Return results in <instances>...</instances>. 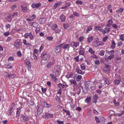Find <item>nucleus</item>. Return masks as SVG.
<instances>
[{"label":"nucleus","instance_id":"69168bd1","mask_svg":"<svg viewBox=\"0 0 124 124\" xmlns=\"http://www.w3.org/2000/svg\"><path fill=\"white\" fill-rule=\"evenodd\" d=\"M85 88L86 90H88L89 89V85L88 83H86L85 85Z\"/></svg>","mask_w":124,"mask_h":124},{"label":"nucleus","instance_id":"c03bdc74","mask_svg":"<svg viewBox=\"0 0 124 124\" xmlns=\"http://www.w3.org/2000/svg\"><path fill=\"white\" fill-rule=\"evenodd\" d=\"M120 39L122 41L124 40V34H122L119 37Z\"/></svg>","mask_w":124,"mask_h":124},{"label":"nucleus","instance_id":"2eb2a0df","mask_svg":"<svg viewBox=\"0 0 124 124\" xmlns=\"http://www.w3.org/2000/svg\"><path fill=\"white\" fill-rule=\"evenodd\" d=\"M111 43L110 47L112 49H113L116 47V43L114 40H112L111 41Z\"/></svg>","mask_w":124,"mask_h":124},{"label":"nucleus","instance_id":"c756f323","mask_svg":"<svg viewBox=\"0 0 124 124\" xmlns=\"http://www.w3.org/2000/svg\"><path fill=\"white\" fill-rule=\"evenodd\" d=\"M93 36H91L89 37L87 39V41L88 43H90L93 40Z\"/></svg>","mask_w":124,"mask_h":124},{"label":"nucleus","instance_id":"4be33fe9","mask_svg":"<svg viewBox=\"0 0 124 124\" xmlns=\"http://www.w3.org/2000/svg\"><path fill=\"white\" fill-rule=\"evenodd\" d=\"M21 7L22 11L26 13L27 11V8L26 7L21 6Z\"/></svg>","mask_w":124,"mask_h":124},{"label":"nucleus","instance_id":"5701e85b","mask_svg":"<svg viewBox=\"0 0 124 124\" xmlns=\"http://www.w3.org/2000/svg\"><path fill=\"white\" fill-rule=\"evenodd\" d=\"M93 44L95 47L98 46H99V41H94L93 43Z\"/></svg>","mask_w":124,"mask_h":124},{"label":"nucleus","instance_id":"7c9ffc66","mask_svg":"<svg viewBox=\"0 0 124 124\" xmlns=\"http://www.w3.org/2000/svg\"><path fill=\"white\" fill-rule=\"evenodd\" d=\"M82 76L81 75H78L77 77L76 78V80L77 81H79L81 79Z\"/></svg>","mask_w":124,"mask_h":124},{"label":"nucleus","instance_id":"09e8293b","mask_svg":"<svg viewBox=\"0 0 124 124\" xmlns=\"http://www.w3.org/2000/svg\"><path fill=\"white\" fill-rule=\"evenodd\" d=\"M63 110L66 113L67 115H70V113L69 111H68L65 109H63Z\"/></svg>","mask_w":124,"mask_h":124},{"label":"nucleus","instance_id":"f704fd0d","mask_svg":"<svg viewBox=\"0 0 124 124\" xmlns=\"http://www.w3.org/2000/svg\"><path fill=\"white\" fill-rule=\"evenodd\" d=\"M91 101V97H87L85 100V102L87 103H88Z\"/></svg>","mask_w":124,"mask_h":124},{"label":"nucleus","instance_id":"338daca9","mask_svg":"<svg viewBox=\"0 0 124 124\" xmlns=\"http://www.w3.org/2000/svg\"><path fill=\"white\" fill-rule=\"evenodd\" d=\"M95 121L97 123H99L100 122V120L99 118L97 116H95Z\"/></svg>","mask_w":124,"mask_h":124},{"label":"nucleus","instance_id":"e2e57ef3","mask_svg":"<svg viewBox=\"0 0 124 124\" xmlns=\"http://www.w3.org/2000/svg\"><path fill=\"white\" fill-rule=\"evenodd\" d=\"M56 122L58 124H63L64 123L63 121L59 120H57Z\"/></svg>","mask_w":124,"mask_h":124},{"label":"nucleus","instance_id":"0eeeda50","mask_svg":"<svg viewBox=\"0 0 124 124\" xmlns=\"http://www.w3.org/2000/svg\"><path fill=\"white\" fill-rule=\"evenodd\" d=\"M41 5V4L40 3H33L32 4L31 6L32 8L35 9L38 8Z\"/></svg>","mask_w":124,"mask_h":124},{"label":"nucleus","instance_id":"052dcab7","mask_svg":"<svg viewBox=\"0 0 124 124\" xmlns=\"http://www.w3.org/2000/svg\"><path fill=\"white\" fill-rule=\"evenodd\" d=\"M36 16L34 14H33L31 17V18L32 21L36 18Z\"/></svg>","mask_w":124,"mask_h":124},{"label":"nucleus","instance_id":"49530a36","mask_svg":"<svg viewBox=\"0 0 124 124\" xmlns=\"http://www.w3.org/2000/svg\"><path fill=\"white\" fill-rule=\"evenodd\" d=\"M58 86L61 89L64 88V85L61 84H58Z\"/></svg>","mask_w":124,"mask_h":124},{"label":"nucleus","instance_id":"e433bc0d","mask_svg":"<svg viewBox=\"0 0 124 124\" xmlns=\"http://www.w3.org/2000/svg\"><path fill=\"white\" fill-rule=\"evenodd\" d=\"M89 52L91 54H94V51H93L92 48L89 47L88 50Z\"/></svg>","mask_w":124,"mask_h":124},{"label":"nucleus","instance_id":"39448f33","mask_svg":"<svg viewBox=\"0 0 124 124\" xmlns=\"http://www.w3.org/2000/svg\"><path fill=\"white\" fill-rule=\"evenodd\" d=\"M38 113L40 114L43 111V108L42 105H38L37 108Z\"/></svg>","mask_w":124,"mask_h":124},{"label":"nucleus","instance_id":"f8f14e48","mask_svg":"<svg viewBox=\"0 0 124 124\" xmlns=\"http://www.w3.org/2000/svg\"><path fill=\"white\" fill-rule=\"evenodd\" d=\"M110 31L109 28L106 27L102 31V33L103 34H105L106 33H108Z\"/></svg>","mask_w":124,"mask_h":124},{"label":"nucleus","instance_id":"37998d69","mask_svg":"<svg viewBox=\"0 0 124 124\" xmlns=\"http://www.w3.org/2000/svg\"><path fill=\"white\" fill-rule=\"evenodd\" d=\"M4 77L6 78H9L10 77V75L8 74V73L7 72H6L4 73Z\"/></svg>","mask_w":124,"mask_h":124},{"label":"nucleus","instance_id":"de8ad7c7","mask_svg":"<svg viewBox=\"0 0 124 124\" xmlns=\"http://www.w3.org/2000/svg\"><path fill=\"white\" fill-rule=\"evenodd\" d=\"M10 34V33L8 32L7 31V32H5L3 34V35L5 37L8 36Z\"/></svg>","mask_w":124,"mask_h":124},{"label":"nucleus","instance_id":"cd10ccee","mask_svg":"<svg viewBox=\"0 0 124 124\" xmlns=\"http://www.w3.org/2000/svg\"><path fill=\"white\" fill-rule=\"evenodd\" d=\"M98 96L97 94H95L93 96V100H95V101L93 102L96 103V101L98 99Z\"/></svg>","mask_w":124,"mask_h":124},{"label":"nucleus","instance_id":"4c0bfd02","mask_svg":"<svg viewBox=\"0 0 124 124\" xmlns=\"http://www.w3.org/2000/svg\"><path fill=\"white\" fill-rule=\"evenodd\" d=\"M29 38L31 40H33L34 39V37L31 32L30 33Z\"/></svg>","mask_w":124,"mask_h":124},{"label":"nucleus","instance_id":"c9c22d12","mask_svg":"<svg viewBox=\"0 0 124 124\" xmlns=\"http://www.w3.org/2000/svg\"><path fill=\"white\" fill-rule=\"evenodd\" d=\"M72 44V45L75 47H76L79 45V43L78 42H73Z\"/></svg>","mask_w":124,"mask_h":124},{"label":"nucleus","instance_id":"20e7f679","mask_svg":"<svg viewBox=\"0 0 124 124\" xmlns=\"http://www.w3.org/2000/svg\"><path fill=\"white\" fill-rule=\"evenodd\" d=\"M55 63V60H53L51 61L48 62L46 65V67L48 68H51L52 66Z\"/></svg>","mask_w":124,"mask_h":124},{"label":"nucleus","instance_id":"6e6552de","mask_svg":"<svg viewBox=\"0 0 124 124\" xmlns=\"http://www.w3.org/2000/svg\"><path fill=\"white\" fill-rule=\"evenodd\" d=\"M62 45H60L56 47L55 50V52L56 53L58 54L60 52Z\"/></svg>","mask_w":124,"mask_h":124},{"label":"nucleus","instance_id":"a211bd4d","mask_svg":"<svg viewBox=\"0 0 124 124\" xmlns=\"http://www.w3.org/2000/svg\"><path fill=\"white\" fill-rule=\"evenodd\" d=\"M46 21V19L44 18H42L39 19L38 21L41 24H43Z\"/></svg>","mask_w":124,"mask_h":124},{"label":"nucleus","instance_id":"9b49d317","mask_svg":"<svg viewBox=\"0 0 124 124\" xmlns=\"http://www.w3.org/2000/svg\"><path fill=\"white\" fill-rule=\"evenodd\" d=\"M76 71L79 74L83 75L85 73L83 71L77 67L76 69Z\"/></svg>","mask_w":124,"mask_h":124},{"label":"nucleus","instance_id":"7ed1b4c3","mask_svg":"<svg viewBox=\"0 0 124 124\" xmlns=\"http://www.w3.org/2000/svg\"><path fill=\"white\" fill-rule=\"evenodd\" d=\"M70 5V2L65 3L62 5V7L60 9L66 10L67 8Z\"/></svg>","mask_w":124,"mask_h":124},{"label":"nucleus","instance_id":"8fccbe9b","mask_svg":"<svg viewBox=\"0 0 124 124\" xmlns=\"http://www.w3.org/2000/svg\"><path fill=\"white\" fill-rule=\"evenodd\" d=\"M43 57L44 58L46 57L47 58L46 59H45V60L49 59L50 57L49 56L48 54L44 55Z\"/></svg>","mask_w":124,"mask_h":124},{"label":"nucleus","instance_id":"5fc2aeb1","mask_svg":"<svg viewBox=\"0 0 124 124\" xmlns=\"http://www.w3.org/2000/svg\"><path fill=\"white\" fill-rule=\"evenodd\" d=\"M94 63L95 64L98 65H99L100 64V62L99 60L98 59H96Z\"/></svg>","mask_w":124,"mask_h":124},{"label":"nucleus","instance_id":"a878e982","mask_svg":"<svg viewBox=\"0 0 124 124\" xmlns=\"http://www.w3.org/2000/svg\"><path fill=\"white\" fill-rule=\"evenodd\" d=\"M22 118L24 122L28 121L29 120V117L28 116H22Z\"/></svg>","mask_w":124,"mask_h":124},{"label":"nucleus","instance_id":"603ef678","mask_svg":"<svg viewBox=\"0 0 124 124\" xmlns=\"http://www.w3.org/2000/svg\"><path fill=\"white\" fill-rule=\"evenodd\" d=\"M17 56L19 57H21L22 55L21 52L20 51H18L17 52Z\"/></svg>","mask_w":124,"mask_h":124},{"label":"nucleus","instance_id":"ddd939ff","mask_svg":"<svg viewBox=\"0 0 124 124\" xmlns=\"http://www.w3.org/2000/svg\"><path fill=\"white\" fill-rule=\"evenodd\" d=\"M50 76L53 80H54V82H55L56 81L57 79L56 77L57 76H55V73L53 74H50Z\"/></svg>","mask_w":124,"mask_h":124},{"label":"nucleus","instance_id":"774afa93","mask_svg":"<svg viewBox=\"0 0 124 124\" xmlns=\"http://www.w3.org/2000/svg\"><path fill=\"white\" fill-rule=\"evenodd\" d=\"M17 8V6L15 5H14L12 6L11 7V9L12 10H14L16 8Z\"/></svg>","mask_w":124,"mask_h":124},{"label":"nucleus","instance_id":"f257e3e1","mask_svg":"<svg viewBox=\"0 0 124 124\" xmlns=\"http://www.w3.org/2000/svg\"><path fill=\"white\" fill-rule=\"evenodd\" d=\"M52 29L54 30L56 33H59L61 31V30L59 28L56 24H53L52 26Z\"/></svg>","mask_w":124,"mask_h":124},{"label":"nucleus","instance_id":"9d476101","mask_svg":"<svg viewBox=\"0 0 124 124\" xmlns=\"http://www.w3.org/2000/svg\"><path fill=\"white\" fill-rule=\"evenodd\" d=\"M62 45V47L63 49H68L69 50L70 48V45L68 44H61Z\"/></svg>","mask_w":124,"mask_h":124},{"label":"nucleus","instance_id":"a19ab883","mask_svg":"<svg viewBox=\"0 0 124 124\" xmlns=\"http://www.w3.org/2000/svg\"><path fill=\"white\" fill-rule=\"evenodd\" d=\"M73 74H71L70 75H67L66 76V77L67 79H68L70 78H72L73 77Z\"/></svg>","mask_w":124,"mask_h":124},{"label":"nucleus","instance_id":"6ab92c4d","mask_svg":"<svg viewBox=\"0 0 124 124\" xmlns=\"http://www.w3.org/2000/svg\"><path fill=\"white\" fill-rule=\"evenodd\" d=\"M60 19L63 22L65 20L66 17L64 15L62 14L60 16Z\"/></svg>","mask_w":124,"mask_h":124},{"label":"nucleus","instance_id":"2f4dec72","mask_svg":"<svg viewBox=\"0 0 124 124\" xmlns=\"http://www.w3.org/2000/svg\"><path fill=\"white\" fill-rule=\"evenodd\" d=\"M87 28V29L86 30V33H88L89 31H91L92 29V27L91 26H88Z\"/></svg>","mask_w":124,"mask_h":124},{"label":"nucleus","instance_id":"bf43d9fd","mask_svg":"<svg viewBox=\"0 0 124 124\" xmlns=\"http://www.w3.org/2000/svg\"><path fill=\"white\" fill-rule=\"evenodd\" d=\"M117 44V46L119 47L121 46L123 44L122 42L121 41H120L118 42Z\"/></svg>","mask_w":124,"mask_h":124},{"label":"nucleus","instance_id":"bb28decb","mask_svg":"<svg viewBox=\"0 0 124 124\" xmlns=\"http://www.w3.org/2000/svg\"><path fill=\"white\" fill-rule=\"evenodd\" d=\"M60 4V3H55L54 4V9H56L58 7H59Z\"/></svg>","mask_w":124,"mask_h":124},{"label":"nucleus","instance_id":"4d7b16f0","mask_svg":"<svg viewBox=\"0 0 124 124\" xmlns=\"http://www.w3.org/2000/svg\"><path fill=\"white\" fill-rule=\"evenodd\" d=\"M16 76L15 74H13L10 75V77L9 78H14Z\"/></svg>","mask_w":124,"mask_h":124},{"label":"nucleus","instance_id":"aec40b11","mask_svg":"<svg viewBox=\"0 0 124 124\" xmlns=\"http://www.w3.org/2000/svg\"><path fill=\"white\" fill-rule=\"evenodd\" d=\"M113 23V21L111 19H110L108 21L107 24V26L109 27H110Z\"/></svg>","mask_w":124,"mask_h":124},{"label":"nucleus","instance_id":"6e6d98bb","mask_svg":"<svg viewBox=\"0 0 124 124\" xmlns=\"http://www.w3.org/2000/svg\"><path fill=\"white\" fill-rule=\"evenodd\" d=\"M33 25H32L33 27H36L38 26V23L36 22H33Z\"/></svg>","mask_w":124,"mask_h":124},{"label":"nucleus","instance_id":"13d9d810","mask_svg":"<svg viewBox=\"0 0 124 124\" xmlns=\"http://www.w3.org/2000/svg\"><path fill=\"white\" fill-rule=\"evenodd\" d=\"M30 35L29 33H25L24 35V36L25 38H27L29 37Z\"/></svg>","mask_w":124,"mask_h":124},{"label":"nucleus","instance_id":"0e129e2a","mask_svg":"<svg viewBox=\"0 0 124 124\" xmlns=\"http://www.w3.org/2000/svg\"><path fill=\"white\" fill-rule=\"evenodd\" d=\"M84 37H83L81 36L80 37H79V38L78 40L80 42H81L83 41L84 39Z\"/></svg>","mask_w":124,"mask_h":124},{"label":"nucleus","instance_id":"a18cd8bd","mask_svg":"<svg viewBox=\"0 0 124 124\" xmlns=\"http://www.w3.org/2000/svg\"><path fill=\"white\" fill-rule=\"evenodd\" d=\"M80 68L82 70H84L85 69V65L84 64H81L80 66Z\"/></svg>","mask_w":124,"mask_h":124},{"label":"nucleus","instance_id":"680f3d73","mask_svg":"<svg viewBox=\"0 0 124 124\" xmlns=\"http://www.w3.org/2000/svg\"><path fill=\"white\" fill-rule=\"evenodd\" d=\"M12 39L11 37V36H9L8 37L6 40V42H9Z\"/></svg>","mask_w":124,"mask_h":124},{"label":"nucleus","instance_id":"c85d7f7f","mask_svg":"<svg viewBox=\"0 0 124 124\" xmlns=\"http://www.w3.org/2000/svg\"><path fill=\"white\" fill-rule=\"evenodd\" d=\"M124 9L122 8H121L116 10V12L118 13L122 12L124 10Z\"/></svg>","mask_w":124,"mask_h":124},{"label":"nucleus","instance_id":"72a5a7b5","mask_svg":"<svg viewBox=\"0 0 124 124\" xmlns=\"http://www.w3.org/2000/svg\"><path fill=\"white\" fill-rule=\"evenodd\" d=\"M84 50V49H82V50H79V52L80 54L81 55H84L85 53Z\"/></svg>","mask_w":124,"mask_h":124},{"label":"nucleus","instance_id":"79ce46f5","mask_svg":"<svg viewBox=\"0 0 124 124\" xmlns=\"http://www.w3.org/2000/svg\"><path fill=\"white\" fill-rule=\"evenodd\" d=\"M76 3L77 5H81L83 3V2L80 0H77L76 1Z\"/></svg>","mask_w":124,"mask_h":124},{"label":"nucleus","instance_id":"864d4df0","mask_svg":"<svg viewBox=\"0 0 124 124\" xmlns=\"http://www.w3.org/2000/svg\"><path fill=\"white\" fill-rule=\"evenodd\" d=\"M14 59V58L13 57H10L8 58V61H13Z\"/></svg>","mask_w":124,"mask_h":124},{"label":"nucleus","instance_id":"1a4fd4ad","mask_svg":"<svg viewBox=\"0 0 124 124\" xmlns=\"http://www.w3.org/2000/svg\"><path fill=\"white\" fill-rule=\"evenodd\" d=\"M114 56V54H111L110 56L108 57L106 56V57H105V60L106 62H107L108 60H111L113 58Z\"/></svg>","mask_w":124,"mask_h":124},{"label":"nucleus","instance_id":"b1692460","mask_svg":"<svg viewBox=\"0 0 124 124\" xmlns=\"http://www.w3.org/2000/svg\"><path fill=\"white\" fill-rule=\"evenodd\" d=\"M43 105L45 107L47 108H49L51 106V104H48L46 102H44Z\"/></svg>","mask_w":124,"mask_h":124},{"label":"nucleus","instance_id":"423d86ee","mask_svg":"<svg viewBox=\"0 0 124 124\" xmlns=\"http://www.w3.org/2000/svg\"><path fill=\"white\" fill-rule=\"evenodd\" d=\"M59 69L57 66H56L55 67L53 73L54 74V73H55V76H58L59 75Z\"/></svg>","mask_w":124,"mask_h":124},{"label":"nucleus","instance_id":"ea45409f","mask_svg":"<svg viewBox=\"0 0 124 124\" xmlns=\"http://www.w3.org/2000/svg\"><path fill=\"white\" fill-rule=\"evenodd\" d=\"M95 29L96 30H98L100 31H101L102 32V28L101 27H98L97 26L95 27Z\"/></svg>","mask_w":124,"mask_h":124},{"label":"nucleus","instance_id":"393cba45","mask_svg":"<svg viewBox=\"0 0 124 124\" xmlns=\"http://www.w3.org/2000/svg\"><path fill=\"white\" fill-rule=\"evenodd\" d=\"M120 82V78H119L118 80H114V83L116 85L119 84Z\"/></svg>","mask_w":124,"mask_h":124},{"label":"nucleus","instance_id":"dca6fc26","mask_svg":"<svg viewBox=\"0 0 124 124\" xmlns=\"http://www.w3.org/2000/svg\"><path fill=\"white\" fill-rule=\"evenodd\" d=\"M69 81L71 85H77L76 82L75 80L72 79L70 80Z\"/></svg>","mask_w":124,"mask_h":124},{"label":"nucleus","instance_id":"4468645a","mask_svg":"<svg viewBox=\"0 0 124 124\" xmlns=\"http://www.w3.org/2000/svg\"><path fill=\"white\" fill-rule=\"evenodd\" d=\"M25 62L26 65H27L28 67L29 68L31 67V62L30 60L29 59H26L25 60Z\"/></svg>","mask_w":124,"mask_h":124},{"label":"nucleus","instance_id":"58836bf2","mask_svg":"<svg viewBox=\"0 0 124 124\" xmlns=\"http://www.w3.org/2000/svg\"><path fill=\"white\" fill-rule=\"evenodd\" d=\"M13 110H11L10 109V110H8L7 112V114L9 116H10L12 114V112L13 111Z\"/></svg>","mask_w":124,"mask_h":124},{"label":"nucleus","instance_id":"412c9836","mask_svg":"<svg viewBox=\"0 0 124 124\" xmlns=\"http://www.w3.org/2000/svg\"><path fill=\"white\" fill-rule=\"evenodd\" d=\"M4 67L5 68L8 69L12 68L11 65V63L8 62L7 64H5V65Z\"/></svg>","mask_w":124,"mask_h":124},{"label":"nucleus","instance_id":"f3484780","mask_svg":"<svg viewBox=\"0 0 124 124\" xmlns=\"http://www.w3.org/2000/svg\"><path fill=\"white\" fill-rule=\"evenodd\" d=\"M45 118H48L50 117L52 118L53 116V114H52L45 113L44 115Z\"/></svg>","mask_w":124,"mask_h":124},{"label":"nucleus","instance_id":"f03ea898","mask_svg":"<svg viewBox=\"0 0 124 124\" xmlns=\"http://www.w3.org/2000/svg\"><path fill=\"white\" fill-rule=\"evenodd\" d=\"M22 42H21L20 39H17L15 42L14 46L17 49H18L20 47Z\"/></svg>","mask_w":124,"mask_h":124},{"label":"nucleus","instance_id":"473e14b6","mask_svg":"<svg viewBox=\"0 0 124 124\" xmlns=\"http://www.w3.org/2000/svg\"><path fill=\"white\" fill-rule=\"evenodd\" d=\"M105 81L107 85H108L110 84V81L109 79L108 78H106L105 79Z\"/></svg>","mask_w":124,"mask_h":124},{"label":"nucleus","instance_id":"3c124183","mask_svg":"<svg viewBox=\"0 0 124 124\" xmlns=\"http://www.w3.org/2000/svg\"><path fill=\"white\" fill-rule=\"evenodd\" d=\"M104 53L105 51L103 50H102L100 51L99 54L101 56H103L104 54Z\"/></svg>","mask_w":124,"mask_h":124}]
</instances>
